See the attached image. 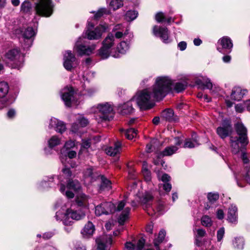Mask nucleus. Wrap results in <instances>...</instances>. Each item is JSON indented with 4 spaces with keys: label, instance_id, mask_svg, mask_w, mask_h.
<instances>
[{
    "label": "nucleus",
    "instance_id": "59",
    "mask_svg": "<svg viewBox=\"0 0 250 250\" xmlns=\"http://www.w3.org/2000/svg\"><path fill=\"white\" fill-rule=\"evenodd\" d=\"M106 138L104 136H102L100 135H96L95 136H93L92 138H90V139L86 140V141H101V140H104ZM82 141H85V140H82Z\"/></svg>",
    "mask_w": 250,
    "mask_h": 250
},
{
    "label": "nucleus",
    "instance_id": "60",
    "mask_svg": "<svg viewBox=\"0 0 250 250\" xmlns=\"http://www.w3.org/2000/svg\"><path fill=\"white\" fill-rule=\"evenodd\" d=\"M155 150H157V149L155 148L154 145L150 143L146 145V151L147 153H150Z\"/></svg>",
    "mask_w": 250,
    "mask_h": 250
},
{
    "label": "nucleus",
    "instance_id": "11",
    "mask_svg": "<svg viewBox=\"0 0 250 250\" xmlns=\"http://www.w3.org/2000/svg\"><path fill=\"white\" fill-rule=\"evenodd\" d=\"M94 76V73L86 71L83 72L81 79V84L82 90H81L79 94L82 95L91 96L95 92V89L90 88V79Z\"/></svg>",
    "mask_w": 250,
    "mask_h": 250
},
{
    "label": "nucleus",
    "instance_id": "2",
    "mask_svg": "<svg viewBox=\"0 0 250 250\" xmlns=\"http://www.w3.org/2000/svg\"><path fill=\"white\" fill-rule=\"evenodd\" d=\"M67 190L65 191V187L64 184L65 183L62 179V176L60 177L53 176L50 178L46 177L38 184V188L40 189H47L48 188L54 187L56 184L60 185V191L64 193L68 198H73L74 194L69 190H73L75 191H79L81 188V185L78 180L67 179Z\"/></svg>",
    "mask_w": 250,
    "mask_h": 250
},
{
    "label": "nucleus",
    "instance_id": "32",
    "mask_svg": "<svg viewBox=\"0 0 250 250\" xmlns=\"http://www.w3.org/2000/svg\"><path fill=\"white\" fill-rule=\"evenodd\" d=\"M95 230L94 225L92 222L89 221L85 225L81 233L84 237L88 238L93 235Z\"/></svg>",
    "mask_w": 250,
    "mask_h": 250
},
{
    "label": "nucleus",
    "instance_id": "40",
    "mask_svg": "<svg viewBox=\"0 0 250 250\" xmlns=\"http://www.w3.org/2000/svg\"><path fill=\"white\" fill-rule=\"evenodd\" d=\"M174 134L172 135L173 139L176 141H196L197 134L195 133H193L190 140L185 138L182 135L181 133L179 131H174Z\"/></svg>",
    "mask_w": 250,
    "mask_h": 250
},
{
    "label": "nucleus",
    "instance_id": "12",
    "mask_svg": "<svg viewBox=\"0 0 250 250\" xmlns=\"http://www.w3.org/2000/svg\"><path fill=\"white\" fill-rule=\"evenodd\" d=\"M60 95L66 106L70 107L72 104H75L77 103L76 92L72 86L64 87L60 91Z\"/></svg>",
    "mask_w": 250,
    "mask_h": 250
},
{
    "label": "nucleus",
    "instance_id": "55",
    "mask_svg": "<svg viewBox=\"0 0 250 250\" xmlns=\"http://www.w3.org/2000/svg\"><path fill=\"white\" fill-rule=\"evenodd\" d=\"M207 197L210 203H213L218 200L219 195L217 192H209L208 194Z\"/></svg>",
    "mask_w": 250,
    "mask_h": 250
},
{
    "label": "nucleus",
    "instance_id": "61",
    "mask_svg": "<svg viewBox=\"0 0 250 250\" xmlns=\"http://www.w3.org/2000/svg\"><path fill=\"white\" fill-rule=\"evenodd\" d=\"M63 154L65 155H67L69 158L72 159L76 157L77 153L75 150H71L66 151Z\"/></svg>",
    "mask_w": 250,
    "mask_h": 250
},
{
    "label": "nucleus",
    "instance_id": "28",
    "mask_svg": "<svg viewBox=\"0 0 250 250\" xmlns=\"http://www.w3.org/2000/svg\"><path fill=\"white\" fill-rule=\"evenodd\" d=\"M89 196L83 193H80L76 197V203L79 207L88 209L89 207Z\"/></svg>",
    "mask_w": 250,
    "mask_h": 250
},
{
    "label": "nucleus",
    "instance_id": "16",
    "mask_svg": "<svg viewBox=\"0 0 250 250\" xmlns=\"http://www.w3.org/2000/svg\"><path fill=\"white\" fill-rule=\"evenodd\" d=\"M36 34V29L31 27H27L22 31L21 46L23 49H27L31 46Z\"/></svg>",
    "mask_w": 250,
    "mask_h": 250
},
{
    "label": "nucleus",
    "instance_id": "13",
    "mask_svg": "<svg viewBox=\"0 0 250 250\" xmlns=\"http://www.w3.org/2000/svg\"><path fill=\"white\" fill-rule=\"evenodd\" d=\"M97 112L102 120L109 121L113 117V107L109 103L98 104L97 106Z\"/></svg>",
    "mask_w": 250,
    "mask_h": 250
},
{
    "label": "nucleus",
    "instance_id": "19",
    "mask_svg": "<svg viewBox=\"0 0 250 250\" xmlns=\"http://www.w3.org/2000/svg\"><path fill=\"white\" fill-rule=\"evenodd\" d=\"M232 132V127L231 122L227 119L224 120L221 125L217 128V133L222 139L229 136Z\"/></svg>",
    "mask_w": 250,
    "mask_h": 250
},
{
    "label": "nucleus",
    "instance_id": "35",
    "mask_svg": "<svg viewBox=\"0 0 250 250\" xmlns=\"http://www.w3.org/2000/svg\"><path fill=\"white\" fill-rule=\"evenodd\" d=\"M118 110L123 115L130 114L132 112L133 108L130 102L125 103L124 104L119 106Z\"/></svg>",
    "mask_w": 250,
    "mask_h": 250
},
{
    "label": "nucleus",
    "instance_id": "54",
    "mask_svg": "<svg viewBox=\"0 0 250 250\" xmlns=\"http://www.w3.org/2000/svg\"><path fill=\"white\" fill-rule=\"evenodd\" d=\"M198 84H202L204 86L205 88L207 89H211L212 87V84L210 80L206 78L203 79V81L199 80L197 82Z\"/></svg>",
    "mask_w": 250,
    "mask_h": 250
},
{
    "label": "nucleus",
    "instance_id": "30",
    "mask_svg": "<svg viewBox=\"0 0 250 250\" xmlns=\"http://www.w3.org/2000/svg\"><path fill=\"white\" fill-rule=\"evenodd\" d=\"M121 146L120 142H116L113 146H107L105 148V152L109 156H114L120 153Z\"/></svg>",
    "mask_w": 250,
    "mask_h": 250
},
{
    "label": "nucleus",
    "instance_id": "44",
    "mask_svg": "<svg viewBox=\"0 0 250 250\" xmlns=\"http://www.w3.org/2000/svg\"><path fill=\"white\" fill-rule=\"evenodd\" d=\"M166 235V231L164 230L160 231L157 238L154 240V246L156 247L157 250H160L158 246L164 239Z\"/></svg>",
    "mask_w": 250,
    "mask_h": 250
},
{
    "label": "nucleus",
    "instance_id": "51",
    "mask_svg": "<svg viewBox=\"0 0 250 250\" xmlns=\"http://www.w3.org/2000/svg\"><path fill=\"white\" fill-rule=\"evenodd\" d=\"M138 16V13L135 10H129L125 15V19L127 21H132L135 20Z\"/></svg>",
    "mask_w": 250,
    "mask_h": 250
},
{
    "label": "nucleus",
    "instance_id": "37",
    "mask_svg": "<svg viewBox=\"0 0 250 250\" xmlns=\"http://www.w3.org/2000/svg\"><path fill=\"white\" fill-rule=\"evenodd\" d=\"M130 210V208L126 207L122 211L118 219V222L120 225H123L125 221L128 219Z\"/></svg>",
    "mask_w": 250,
    "mask_h": 250
},
{
    "label": "nucleus",
    "instance_id": "57",
    "mask_svg": "<svg viewBox=\"0 0 250 250\" xmlns=\"http://www.w3.org/2000/svg\"><path fill=\"white\" fill-rule=\"evenodd\" d=\"M145 243V240L144 239H140L137 242L136 246H135L136 250H143Z\"/></svg>",
    "mask_w": 250,
    "mask_h": 250
},
{
    "label": "nucleus",
    "instance_id": "25",
    "mask_svg": "<svg viewBox=\"0 0 250 250\" xmlns=\"http://www.w3.org/2000/svg\"><path fill=\"white\" fill-rule=\"evenodd\" d=\"M8 84L5 82H0V109L3 108L7 102L6 96L9 91Z\"/></svg>",
    "mask_w": 250,
    "mask_h": 250
},
{
    "label": "nucleus",
    "instance_id": "64",
    "mask_svg": "<svg viewBox=\"0 0 250 250\" xmlns=\"http://www.w3.org/2000/svg\"><path fill=\"white\" fill-rule=\"evenodd\" d=\"M125 247L128 250H136L135 246L131 242H126L125 244Z\"/></svg>",
    "mask_w": 250,
    "mask_h": 250
},
{
    "label": "nucleus",
    "instance_id": "33",
    "mask_svg": "<svg viewBox=\"0 0 250 250\" xmlns=\"http://www.w3.org/2000/svg\"><path fill=\"white\" fill-rule=\"evenodd\" d=\"M161 117L168 122H176L177 121V118L174 114L173 110L171 109H166L163 110L161 113Z\"/></svg>",
    "mask_w": 250,
    "mask_h": 250
},
{
    "label": "nucleus",
    "instance_id": "1",
    "mask_svg": "<svg viewBox=\"0 0 250 250\" xmlns=\"http://www.w3.org/2000/svg\"><path fill=\"white\" fill-rule=\"evenodd\" d=\"M173 82L168 76H158L153 85L138 91L134 98L140 109L147 110L155 105V101L162 100L171 90Z\"/></svg>",
    "mask_w": 250,
    "mask_h": 250
},
{
    "label": "nucleus",
    "instance_id": "6",
    "mask_svg": "<svg viewBox=\"0 0 250 250\" xmlns=\"http://www.w3.org/2000/svg\"><path fill=\"white\" fill-rule=\"evenodd\" d=\"M127 198L119 202L117 208L115 205L111 202H104L95 207V214L97 216L108 215L114 212L116 210L120 211L123 209L126 202Z\"/></svg>",
    "mask_w": 250,
    "mask_h": 250
},
{
    "label": "nucleus",
    "instance_id": "42",
    "mask_svg": "<svg viewBox=\"0 0 250 250\" xmlns=\"http://www.w3.org/2000/svg\"><path fill=\"white\" fill-rule=\"evenodd\" d=\"M142 172L145 180L146 182H150L151 179V172L147 169V164L146 161L143 163Z\"/></svg>",
    "mask_w": 250,
    "mask_h": 250
},
{
    "label": "nucleus",
    "instance_id": "45",
    "mask_svg": "<svg viewBox=\"0 0 250 250\" xmlns=\"http://www.w3.org/2000/svg\"><path fill=\"white\" fill-rule=\"evenodd\" d=\"M225 235V229L224 228H220L217 231V241L219 244H217V247L215 248L216 249L218 248L220 249L221 246L223 238Z\"/></svg>",
    "mask_w": 250,
    "mask_h": 250
},
{
    "label": "nucleus",
    "instance_id": "27",
    "mask_svg": "<svg viewBox=\"0 0 250 250\" xmlns=\"http://www.w3.org/2000/svg\"><path fill=\"white\" fill-rule=\"evenodd\" d=\"M247 93V91L242 89L240 87H234L232 89L230 99L233 101H240Z\"/></svg>",
    "mask_w": 250,
    "mask_h": 250
},
{
    "label": "nucleus",
    "instance_id": "53",
    "mask_svg": "<svg viewBox=\"0 0 250 250\" xmlns=\"http://www.w3.org/2000/svg\"><path fill=\"white\" fill-rule=\"evenodd\" d=\"M201 224L206 227H210L212 224L211 218L207 215H203L201 218Z\"/></svg>",
    "mask_w": 250,
    "mask_h": 250
},
{
    "label": "nucleus",
    "instance_id": "4",
    "mask_svg": "<svg viewBox=\"0 0 250 250\" xmlns=\"http://www.w3.org/2000/svg\"><path fill=\"white\" fill-rule=\"evenodd\" d=\"M153 196L150 193H145L141 198L144 209L146 210L149 215L153 216L157 213L159 214H163L164 212L163 203L162 202H158L153 205Z\"/></svg>",
    "mask_w": 250,
    "mask_h": 250
},
{
    "label": "nucleus",
    "instance_id": "50",
    "mask_svg": "<svg viewBox=\"0 0 250 250\" xmlns=\"http://www.w3.org/2000/svg\"><path fill=\"white\" fill-rule=\"evenodd\" d=\"M123 5V0H112L110 3L109 6L113 10H116Z\"/></svg>",
    "mask_w": 250,
    "mask_h": 250
},
{
    "label": "nucleus",
    "instance_id": "41",
    "mask_svg": "<svg viewBox=\"0 0 250 250\" xmlns=\"http://www.w3.org/2000/svg\"><path fill=\"white\" fill-rule=\"evenodd\" d=\"M194 231L195 232L196 244L198 246H200L201 241L200 239L205 236L206 234V231L202 229H195Z\"/></svg>",
    "mask_w": 250,
    "mask_h": 250
},
{
    "label": "nucleus",
    "instance_id": "34",
    "mask_svg": "<svg viewBox=\"0 0 250 250\" xmlns=\"http://www.w3.org/2000/svg\"><path fill=\"white\" fill-rule=\"evenodd\" d=\"M126 28L129 29L128 28H126L124 30V27L122 24H117L112 29V32L114 33V35L116 38L121 39L125 36L124 32L125 31Z\"/></svg>",
    "mask_w": 250,
    "mask_h": 250
},
{
    "label": "nucleus",
    "instance_id": "39",
    "mask_svg": "<svg viewBox=\"0 0 250 250\" xmlns=\"http://www.w3.org/2000/svg\"><path fill=\"white\" fill-rule=\"evenodd\" d=\"M101 179V184L100 187V190L101 191L109 190L111 188V182L104 176H100Z\"/></svg>",
    "mask_w": 250,
    "mask_h": 250
},
{
    "label": "nucleus",
    "instance_id": "23",
    "mask_svg": "<svg viewBox=\"0 0 250 250\" xmlns=\"http://www.w3.org/2000/svg\"><path fill=\"white\" fill-rule=\"evenodd\" d=\"M96 243L99 250H107L112 244L111 236L103 235L96 239Z\"/></svg>",
    "mask_w": 250,
    "mask_h": 250
},
{
    "label": "nucleus",
    "instance_id": "9",
    "mask_svg": "<svg viewBox=\"0 0 250 250\" xmlns=\"http://www.w3.org/2000/svg\"><path fill=\"white\" fill-rule=\"evenodd\" d=\"M108 29V25L106 23L100 24L96 27H94V24L88 21L85 35L89 40H98L102 38L103 33Z\"/></svg>",
    "mask_w": 250,
    "mask_h": 250
},
{
    "label": "nucleus",
    "instance_id": "8",
    "mask_svg": "<svg viewBox=\"0 0 250 250\" xmlns=\"http://www.w3.org/2000/svg\"><path fill=\"white\" fill-rule=\"evenodd\" d=\"M5 61L11 63L12 68L20 70L23 65L24 55L17 48L10 49L5 54Z\"/></svg>",
    "mask_w": 250,
    "mask_h": 250
},
{
    "label": "nucleus",
    "instance_id": "31",
    "mask_svg": "<svg viewBox=\"0 0 250 250\" xmlns=\"http://www.w3.org/2000/svg\"><path fill=\"white\" fill-rule=\"evenodd\" d=\"M83 177L88 182L92 183L100 177V175L93 171L92 167L87 168L83 173Z\"/></svg>",
    "mask_w": 250,
    "mask_h": 250
},
{
    "label": "nucleus",
    "instance_id": "47",
    "mask_svg": "<svg viewBox=\"0 0 250 250\" xmlns=\"http://www.w3.org/2000/svg\"><path fill=\"white\" fill-rule=\"evenodd\" d=\"M233 247L239 250H242L244 246V240L243 237H238L233 241Z\"/></svg>",
    "mask_w": 250,
    "mask_h": 250
},
{
    "label": "nucleus",
    "instance_id": "5",
    "mask_svg": "<svg viewBox=\"0 0 250 250\" xmlns=\"http://www.w3.org/2000/svg\"><path fill=\"white\" fill-rule=\"evenodd\" d=\"M115 35L109 33L102 42V46L99 50V55L103 59H107L109 56L117 58L120 57L119 53H112V47L115 44Z\"/></svg>",
    "mask_w": 250,
    "mask_h": 250
},
{
    "label": "nucleus",
    "instance_id": "52",
    "mask_svg": "<svg viewBox=\"0 0 250 250\" xmlns=\"http://www.w3.org/2000/svg\"><path fill=\"white\" fill-rule=\"evenodd\" d=\"M31 9V3L29 1L25 0L21 3V12L27 13L30 11Z\"/></svg>",
    "mask_w": 250,
    "mask_h": 250
},
{
    "label": "nucleus",
    "instance_id": "10",
    "mask_svg": "<svg viewBox=\"0 0 250 250\" xmlns=\"http://www.w3.org/2000/svg\"><path fill=\"white\" fill-rule=\"evenodd\" d=\"M96 48V44L87 45L86 39L84 37H80L74 46V49L80 56L89 55L93 53Z\"/></svg>",
    "mask_w": 250,
    "mask_h": 250
},
{
    "label": "nucleus",
    "instance_id": "26",
    "mask_svg": "<svg viewBox=\"0 0 250 250\" xmlns=\"http://www.w3.org/2000/svg\"><path fill=\"white\" fill-rule=\"evenodd\" d=\"M227 220L233 225H236L238 222V208L235 205L231 204L228 208Z\"/></svg>",
    "mask_w": 250,
    "mask_h": 250
},
{
    "label": "nucleus",
    "instance_id": "58",
    "mask_svg": "<svg viewBox=\"0 0 250 250\" xmlns=\"http://www.w3.org/2000/svg\"><path fill=\"white\" fill-rule=\"evenodd\" d=\"M155 20L158 22L165 21V16L162 12H159L155 16Z\"/></svg>",
    "mask_w": 250,
    "mask_h": 250
},
{
    "label": "nucleus",
    "instance_id": "49",
    "mask_svg": "<svg viewBox=\"0 0 250 250\" xmlns=\"http://www.w3.org/2000/svg\"><path fill=\"white\" fill-rule=\"evenodd\" d=\"M110 13V11L105 8H100L97 12H96L94 16V19L98 20L101 17L104 15H108Z\"/></svg>",
    "mask_w": 250,
    "mask_h": 250
},
{
    "label": "nucleus",
    "instance_id": "20",
    "mask_svg": "<svg viewBox=\"0 0 250 250\" xmlns=\"http://www.w3.org/2000/svg\"><path fill=\"white\" fill-rule=\"evenodd\" d=\"M153 33L156 37H159L165 43H168L171 42L169 37V33L167 27L155 25L153 28Z\"/></svg>",
    "mask_w": 250,
    "mask_h": 250
},
{
    "label": "nucleus",
    "instance_id": "38",
    "mask_svg": "<svg viewBox=\"0 0 250 250\" xmlns=\"http://www.w3.org/2000/svg\"><path fill=\"white\" fill-rule=\"evenodd\" d=\"M179 148V146L177 145V143L175 146H167L162 152V156H170L175 153Z\"/></svg>",
    "mask_w": 250,
    "mask_h": 250
},
{
    "label": "nucleus",
    "instance_id": "24",
    "mask_svg": "<svg viewBox=\"0 0 250 250\" xmlns=\"http://www.w3.org/2000/svg\"><path fill=\"white\" fill-rule=\"evenodd\" d=\"M234 127L238 135L237 141H248V130L241 122H238L234 125Z\"/></svg>",
    "mask_w": 250,
    "mask_h": 250
},
{
    "label": "nucleus",
    "instance_id": "7",
    "mask_svg": "<svg viewBox=\"0 0 250 250\" xmlns=\"http://www.w3.org/2000/svg\"><path fill=\"white\" fill-rule=\"evenodd\" d=\"M36 14L44 17H50L54 11L55 4L52 0H33Z\"/></svg>",
    "mask_w": 250,
    "mask_h": 250
},
{
    "label": "nucleus",
    "instance_id": "62",
    "mask_svg": "<svg viewBox=\"0 0 250 250\" xmlns=\"http://www.w3.org/2000/svg\"><path fill=\"white\" fill-rule=\"evenodd\" d=\"M216 216L218 219L221 220L224 217V212L222 209H218L216 211Z\"/></svg>",
    "mask_w": 250,
    "mask_h": 250
},
{
    "label": "nucleus",
    "instance_id": "63",
    "mask_svg": "<svg viewBox=\"0 0 250 250\" xmlns=\"http://www.w3.org/2000/svg\"><path fill=\"white\" fill-rule=\"evenodd\" d=\"M163 189L166 192H169L170 190L171 189V185L169 184L168 182L167 183H164L163 185Z\"/></svg>",
    "mask_w": 250,
    "mask_h": 250
},
{
    "label": "nucleus",
    "instance_id": "22",
    "mask_svg": "<svg viewBox=\"0 0 250 250\" xmlns=\"http://www.w3.org/2000/svg\"><path fill=\"white\" fill-rule=\"evenodd\" d=\"M48 127L50 129L53 128L57 132L62 134L66 129L64 123L58 119L52 117L49 121Z\"/></svg>",
    "mask_w": 250,
    "mask_h": 250
},
{
    "label": "nucleus",
    "instance_id": "46",
    "mask_svg": "<svg viewBox=\"0 0 250 250\" xmlns=\"http://www.w3.org/2000/svg\"><path fill=\"white\" fill-rule=\"evenodd\" d=\"M172 81L173 82V83L172 85L171 92L172 90L173 87L174 90L177 93L181 92L186 89V87L187 86L186 83H176L174 84V81L172 80ZM169 92H170V91Z\"/></svg>",
    "mask_w": 250,
    "mask_h": 250
},
{
    "label": "nucleus",
    "instance_id": "3",
    "mask_svg": "<svg viewBox=\"0 0 250 250\" xmlns=\"http://www.w3.org/2000/svg\"><path fill=\"white\" fill-rule=\"evenodd\" d=\"M69 204L63 203L62 200H59L55 205L56 209H59L56 213V219L58 221H62L65 226H71L73 222L72 220H80L85 215L83 210H76L74 205L69 207Z\"/></svg>",
    "mask_w": 250,
    "mask_h": 250
},
{
    "label": "nucleus",
    "instance_id": "18",
    "mask_svg": "<svg viewBox=\"0 0 250 250\" xmlns=\"http://www.w3.org/2000/svg\"><path fill=\"white\" fill-rule=\"evenodd\" d=\"M233 43L230 38L225 36L217 42V50L222 54L229 53L232 50Z\"/></svg>",
    "mask_w": 250,
    "mask_h": 250
},
{
    "label": "nucleus",
    "instance_id": "48",
    "mask_svg": "<svg viewBox=\"0 0 250 250\" xmlns=\"http://www.w3.org/2000/svg\"><path fill=\"white\" fill-rule=\"evenodd\" d=\"M76 145L75 142H65L62 148H60V151L62 154H65L67 151L71 150V148H73Z\"/></svg>",
    "mask_w": 250,
    "mask_h": 250
},
{
    "label": "nucleus",
    "instance_id": "56",
    "mask_svg": "<svg viewBox=\"0 0 250 250\" xmlns=\"http://www.w3.org/2000/svg\"><path fill=\"white\" fill-rule=\"evenodd\" d=\"M242 175L245 181L250 184V166H246L245 167Z\"/></svg>",
    "mask_w": 250,
    "mask_h": 250
},
{
    "label": "nucleus",
    "instance_id": "36",
    "mask_svg": "<svg viewBox=\"0 0 250 250\" xmlns=\"http://www.w3.org/2000/svg\"><path fill=\"white\" fill-rule=\"evenodd\" d=\"M120 131L122 135H125L126 139L128 140H132L133 138H136L137 137L136 130L134 128H130L125 130L124 129H121Z\"/></svg>",
    "mask_w": 250,
    "mask_h": 250
},
{
    "label": "nucleus",
    "instance_id": "29",
    "mask_svg": "<svg viewBox=\"0 0 250 250\" xmlns=\"http://www.w3.org/2000/svg\"><path fill=\"white\" fill-rule=\"evenodd\" d=\"M60 142H46V144L44 148V151L46 155H50L52 153L53 150L58 151L61 148Z\"/></svg>",
    "mask_w": 250,
    "mask_h": 250
},
{
    "label": "nucleus",
    "instance_id": "21",
    "mask_svg": "<svg viewBox=\"0 0 250 250\" xmlns=\"http://www.w3.org/2000/svg\"><path fill=\"white\" fill-rule=\"evenodd\" d=\"M77 123L73 124L70 133L80 136L81 135V127L86 126L89 123L87 119L80 116L77 119Z\"/></svg>",
    "mask_w": 250,
    "mask_h": 250
},
{
    "label": "nucleus",
    "instance_id": "43",
    "mask_svg": "<svg viewBox=\"0 0 250 250\" xmlns=\"http://www.w3.org/2000/svg\"><path fill=\"white\" fill-rule=\"evenodd\" d=\"M177 145L179 146V148H192L197 147L200 144L198 142H177Z\"/></svg>",
    "mask_w": 250,
    "mask_h": 250
},
{
    "label": "nucleus",
    "instance_id": "15",
    "mask_svg": "<svg viewBox=\"0 0 250 250\" xmlns=\"http://www.w3.org/2000/svg\"><path fill=\"white\" fill-rule=\"evenodd\" d=\"M232 151L234 154L240 153L244 164H247L249 162L247 154L245 152L246 147L248 142H231Z\"/></svg>",
    "mask_w": 250,
    "mask_h": 250
},
{
    "label": "nucleus",
    "instance_id": "14",
    "mask_svg": "<svg viewBox=\"0 0 250 250\" xmlns=\"http://www.w3.org/2000/svg\"><path fill=\"white\" fill-rule=\"evenodd\" d=\"M125 36L123 38L125 40L122 41L118 45L117 49L119 54L120 53L125 54L130 48L131 42L133 39L134 35L132 32L129 31V29L126 28L124 32Z\"/></svg>",
    "mask_w": 250,
    "mask_h": 250
},
{
    "label": "nucleus",
    "instance_id": "17",
    "mask_svg": "<svg viewBox=\"0 0 250 250\" xmlns=\"http://www.w3.org/2000/svg\"><path fill=\"white\" fill-rule=\"evenodd\" d=\"M63 66L68 71H71L78 65L77 60L70 50L65 51L63 54Z\"/></svg>",
    "mask_w": 250,
    "mask_h": 250
}]
</instances>
